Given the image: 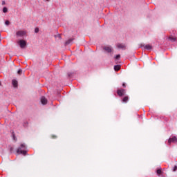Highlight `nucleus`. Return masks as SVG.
Masks as SVG:
<instances>
[{"mask_svg":"<svg viewBox=\"0 0 177 177\" xmlns=\"http://www.w3.org/2000/svg\"><path fill=\"white\" fill-rule=\"evenodd\" d=\"M122 86H123L124 88H125V87L127 86V85L125 84V83H123V84H122Z\"/></svg>","mask_w":177,"mask_h":177,"instance_id":"5701e85b","label":"nucleus"},{"mask_svg":"<svg viewBox=\"0 0 177 177\" xmlns=\"http://www.w3.org/2000/svg\"><path fill=\"white\" fill-rule=\"evenodd\" d=\"M120 57H121V55H116L115 59H116L117 60H118V59H120Z\"/></svg>","mask_w":177,"mask_h":177,"instance_id":"412c9836","label":"nucleus"},{"mask_svg":"<svg viewBox=\"0 0 177 177\" xmlns=\"http://www.w3.org/2000/svg\"><path fill=\"white\" fill-rule=\"evenodd\" d=\"M73 41H74V39H69L68 41H66L65 45H70V44H71Z\"/></svg>","mask_w":177,"mask_h":177,"instance_id":"ddd939ff","label":"nucleus"},{"mask_svg":"<svg viewBox=\"0 0 177 177\" xmlns=\"http://www.w3.org/2000/svg\"><path fill=\"white\" fill-rule=\"evenodd\" d=\"M16 35L18 37H24V36L27 35V31H26V30H18L16 32Z\"/></svg>","mask_w":177,"mask_h":177,"instance_id":"f03ea898","label":"nucleus"},{"mask_svg":"<svg viewBox=\"0 0 177 177\" xmlns=\"http://www.w3.org/2000/svg\"><path fill=\"white\" fill-rule=\"evenodd\" d=\"M168 143L169 145H171V143H177V138L174 136L172 138H169Z\"/></svg>","mask_w":177,"mask_h":177,"instance_id":"39448f33","label":"nucleus"},{"mask_svg":"<svg viewBox=\"0 0 177 177\" xmlns=\"http://www.w3.org/2000/svg\"><path fill=\"white\" fill-rule=\"evenodd\" d=\"M141 47H144V49H147V50H151L153 49V46L150 44L141 45Z\"/></svg>","mask_w":177,"mask_h":177,"instance_id":"423d86ee","label":"nucleus"},{"mask_svg":"<svg viewBox=\"0 0 177 177\" xmlns=\"http://www.w3.org/2000/svg\"><path fill=\"white\" fill-rule=\"evenodd\" d=\"M119 49H125V44H119L117 45Z\"/></svg>","mask_w":177,"mask_h":177,"instance_id":"9d476101","label":"nucleus"},{"mask_svg":"<svg viewBox=\"0 0 177 177\" xmlns=\"http://www.w3.org/2000/svg\"><path fill=\"white\" fill-rule=\"evenodd\" d=\"M118 96H124L125 95V89H119L117 91Z\"/></svg>","mask_w":177,"mask_h":177,"instance_id":"20e7f679","label":"nucleus"},{"mask_svg":"<svg viewBox=\"0 0 177 177\" xmlns=\"http://www.w3.org/2000/svg\"><path fill=\"white\" fill-rule=\"evenodd\" d=\"M176 169H177V166H175V167H174V169H173L174 172H175V171H176Z\"/></svg>","mask_w":177,"mask_h":177,"instance_id":"4be33fe9","label":"nucleus"},{"mask_svg":"<svg viewBox=\"0 0 177 177\" xmlns=\"http://www.w3.org/2000/svg\"><path fill=\"white\" fill-rule=\"evenodd\" d=\"M115 71H120L121 70V66L120 65H115L114 66Z\"/></svg>","mask_w":177,"mask_h":177,"instance_id":"9b49d317","label":"nucleus"},{"mask_svg":"<svg viewBox=\"0 0 177 177\" xmlns=\"http://www.w3.org/2000/svg\"><path fill=\"white\" fill-rule=\"evenodd\" d=\"M104 50H105L108 53H111V47H110V46H105V47H104Z\"/></svg>","mask_w":177,"mask_h":177,"instance_id":"0eeeda50","label":"nucleus"},{"mask_svg":"<svg viewBox=\"0 0 177 177\" xmlns=\"http://www.w3.org/2000/svg\"><path fill=\"white\" fill-rule=\"evenodd\" d=\"M46 1H48V2H49L50 0H46Z\"/></svg>","mask_w":177,"mask_h":177,"instance_id":"a878e982","label":"nucleus"},{"mask_svg":"<svg viewBox=\"0 0 177 177\" xmlns=\"http://www.w3.org/2000/svg\"><path fill=\"white\" fill-rule=\"evenodd\" d=\"M169 41H171V42H175V41H176V37H174V36H172V35H170L169 37Z\"/></svg>","mask_w":177,"mask_h":177,"instance_id":"6e6552de","label":"nucleus"},{"mask_svg":"<svg viewBox=\"0 0 177 177\" xmlns=\"http://www.w3.org/2000/svg\"><path fill=\"white\" fill-rule=\"evenodd\" d=\"M5 24L6 26H9L10 24V22L9 21H6Z\"/></svg>","mask_w":177,"mask_h":177,"instance_id":"6ab92c4d","label":"nucleus"},{"mask_svg":"<svg viewBox=\"0 0 177 177\" xmlns=\"http://www.w3.org/2000/svg\"><path fill=\"white\" fill-rule=\"evenodd\" d=\"M128 96H125L123 100H122V102L123 103H127V102H128Z\"/></svg>","mask_w":177,"mask_h":177,"instance_id":"4468645a","label":"nucleus"},{"mask_svg":"<svg viewBox=\"0 0 177 177\" xmlns=\"http://www.w3.org/2000/svg\"><path fill=\"white\" fill-rule=\"evenodd\" d=\"M156 172H157L158 175H161V174H162V171L160 169H158Z\"/></svg>","mask_w":177,"mask_h":177,"instance_id":"dca6fc26","label":"nucleus"},{"mask_svg":"<svg viewBox=\"0 0 177 177\" xmlns=\"http://www.w3.org/2000/svg\"><path fill=\"white\" fill-rule=\"evenodd\" d=\"M13 149V148H10V150H12Z\"/></svg>","mask_w":177,"mask_h":177,"instance_id":"bb28decb","label":"nucleus"},{"mask_svg":"<svg viewBox=\"0 0 177 177\" xmlns=\"http://www.w3.org/2000/svg\"><path fill=\"white\" fill-rule=\"evenodd\" d=\"M21 149H26V145L21 144L20 145V147H19L17 149V154H23V156H26L27 154V151L26 150H22Z\"/></svg>","mask_w":177,"mask_h":177,"instance_id":"f257e3e1","label":"nucleus"},{"mask_svg":"<svg viewBox=\"0 0 177 177\" xmlns=\"http://www.w3.org/2000/svg\"><path fill=\"white\" fill-rule=\"evenodd\" d=\"M35 32H36V33L39 32V28H35Z\"/></svg>","mask_w":177,"mask_h":177,"instance_id":"a211bd4d","label":"nucleus"},{"mask_svg":"<svg viewBox=\"0 0 177 177\" xmlns=\"http://www.w3.org/2000/svg\"><path fill=\"white\" fill-rule=\"evenodd\" d=\"M41 102L43 104H46V103H48V100L46 98H45V97H41Z\"/></svg>","mask_w":177,"mask_h":177,"instance_id":"1a4fd4ad","label":"nucleus"},{"mask_svg":"<svg viewBox=\"0 0 177 177\" xmlns=\"http://www.w3.org/2000/svg\"><path fill=\"white\" fill-rule=\"evenodd\" d=\"M12 84L14 88H17V82L16 80H12Z\"/></svg>","mask_w":177,"mask_h":177,"instance_id":"f8f14e48","label":"nucleus"},{"mask_svg":"<svg viewBox=\"0 0 177 177\" xmlns=\"http://www.w3.org/2000/svg\"><path fill=\"white\" fill-rule=\"evenodd\" d=\"M6 3L5 2V1H2V5H6Z\"/></svg>","mask_w":177,"mask_h":177,"instance_id":"b1692460","label":"nucleus"},{"mask_svg":"<svg viewBox=\"0 0 177 177\" xmlns=\"http://www.w3.org/2000/svg\"><path fill=\"white\" fill-rule=\"evenodd\" d=\"M3 13H7L8 12V8L6 7H4L3 8Z\"/></svg>","mask_w":177,"mask_h":177,"instance_id":"2eb2a0df","label":"nucleus"},{"mask_svg":"<svg viewBox=\"0 0 177 177\" xmlns=\"http://www.w3.org/2000/svg\"><path fill=\"white\" fill-rule=\"evenodd\" d=\"M18 44L20 46V48H21V49H24L26 48V46H27V41H26V40H19L18 41Z\"/></svg>","mask_w":177,"mask_h":177,"instance_id":"7ed1b4c3","label":"nucleus"},{"mask_svg":"<svg viewBox=\"0 0 177 177\" xmlns=\"http://www.w3.org/2000/svg\"><path fill=\"white\" fill-rule=\"evenodd\" d=\"M21 73H23V71L21 69H19L17 72V73L19 75H21Z\"/></svg>","mask_w":177,"mask_h":177,"instance_id":"f3484780","label":"nucleus"},{"mask_svg":"<svg viewBox=\"0 0 177 177\" xmlns=\"http://www.w3.org/2000/svg\"><path fill=\"white\" fill-rule=\"evenodd\" d=\"M51 138H52V139H56V138H57V136L56 135H52Z\"/></svg>","mask_w":177,"mask_h":177,"instance_id":"aec40b11","label":"nucleus"},{"mask_svg":"<svg viewBox=\"0 0 177 177\" xmlns=\"http://www.w3.org/2000/svg\"><path fill=\"white\" fill-rule=\"evenodd\" d=\"M14 140H16V136L13 134Z\"/></svg>","mask_w":177,"mask_h":177,"instance_id":"393cba45","label":"nucleus"}]
</instances>
